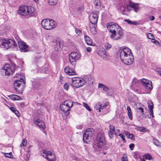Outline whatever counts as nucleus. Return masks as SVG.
<instances>
[{
    "mask_svg": "<svg viewBox=\"0 0 161 161\" xmlns=\"http://www.w3.org/2000/svg\"><path fill=\"white\" fill-rule=\"evenodd\" d=\"M108 30L111 33L110 37L117 40L123 35V31L121 28L117 24L114 22H110L107 24Z\"/></svg>",
    "mask_w": 161,
    "mask_h": 161,
    "instance_id": "1",
    "label": "nucleus"
},
{
    "mask_svg": "<svg viewBox=\"0 0 161 161\" xmlns=\"http://www.w3.org/2000/svg\"><path fill=\"white\" fill-rule=\"evenodd\" d=\"M17 44L14 40L3 39L0 40V47L6 49L16 46Z\"/></svg>",
    "mask_w": 161,
    "mask_h": 161,
    "instance_id": "2",
    "label": "nucleus"
},
{
    "mask_svg": "<svg viewBox=\"0 0 161 161\" xmlns=\"http://www.w3.org/2000/svg\"><path fill=\"white\" fill-rule=\"evenodd\" d=\"M104 133L103 132L99 133L97 136V148L99 150L105 148V140Z\"/></svg>",
    "mask_w": 161,
    "mask_h": 161,
    "instance_id": "3",
    "label": "nucleus"
},
{
    "mask_svg": "<svg viewBox=\"0 0 161 161\" xmlns=\"http://www.w3.org/2000/svg\"><path fill=\"white\" fill-rule=\"evenodd\" d=\"M41 25L44 29L47 30L52 29L56 26L54 21L49 19H43L41 21Z\"/></svg>",
    "mask_w": 161,
    "mask_h": 161,
    "instance_id": "4",
    "label": "nucleus"
},
{
    "mask_svg": "<svg viewBox=\"0 0 161 161\" xmlns=\"http://www.w3.org/2000/svg\"><path fill=\"white\" fill-rule=\"evenodd\" d=\"M73 106V101L71 100L68 99L63 102L60 104V108L62 111L66 113L70 110Z\"/></svg>",
    "mask_w": 161,
    "mask_h": 161,
    "instance_id": "5",
    "label": "nucleus"
},
{
    "mask_svg": "<svg viewBox=\"0 0 161 161\" xmlns=\"http://www.w3.org/2000/svg\"><path fill=\"white\" fill-rule=\"evenodd\" d=\"M93 134L92 130L89 128L86 130L83 135V140L86 143H88L90 142L91 138Z\"/></svg>",
    "mask_w": 161,
    "mask_h": 161,
    "instance_id": "6",
    "label": "nucleus"
},
{
    "mask_svg": "<svg viewBox=\"0 0 161 161\" xmlns=\"http://www.w3.org/2000/svg\"><path fill=\"white\" fill-rule=\"evenodd\" d=\"M42 153L44 154L43 156L44 157L48 160L49 161H55L56 156L55 154L52 153L51 152L46 150H43Z\"/></svg>",
    "mask_w": 161,
    "mask_h": 161,
    "instance_id": "7",
    "label": "nucleus"
},
{
    "mask_svg": "<svg viewBox=\"0 0 161 161\" xmlns=\"http://www.w3.org/2000/svg\"><path fill=\"white\" fill-rule=\"evenodd\" d=\"M72 86L77 88L84 85L83 80L80 78H74L72 79Z\"/></svg>",
    "mask_w": 161,
    "mask_h": 161,
    "instance_id": "8",
    "label": "nucleus"
},
{
    "mask_svg": "<svg viewBox=\"0 0 161 161\" xmlns=\"http://www.w3.org/2000/svg\"><path fill=\"white\" fill-rule=\"evenodd\" d=\"M126 8L129 11L133 10L136 12H137L139 9V4L129 1V4L126 6Z\"/></svg>",
    "mask_w": 161,
    "mask_h": 161,
    "instance_id": "9",
    "label": "nucleus"
},
{
    "mask_svg": "<svg viewBox=\"0 0 161 161\" xmlns=\"http://www.w3.org/2000/svg\"><path fill=\"white\" fill-rule=\"evenodd\" d=\"M8 64H5L1 70L2 74L4 75H12L13 73V71L12 70L11 68Z\"/></svg>",
    "mask_w": 161,
    "mask_h": 161,
    "instance_id": "10",
    "label": "nucleus"
},
{
    "mask_svg": "<svg viewBox=\"0 0 161 161\" xmlns=\"http://www.w3.org/2000/svg\"><path fill=\"white\" fill-rule=\"evenodd\" d=\"M122 61L125 64L130 65L132 64L133 61V58L132 54L127 55L124 58H120Z\"/></svg>",
    "mask_w": 161,
    "mask_h": 161,
    "instance_id": "11",
    "label": "nucleus"
},
{
    "mask_svg": "<svg viewBox=\"0 0 161 161\" xmlns=\"http://www.w3.org/2000/svg\"><path fill=\"white\" fill-rule=\"evenodd\" d=\"M80 57V55L75 52L71 53L69 55V58L70 63H72L76 62Z\"/></svg>",
    "mask_w": 161,
    "mask_h": 161,
    "instance_id": "12",
    "label": "nucleus"
},
{
    "mask_svg": "<svg viewBox=\"0 0 161 161\" xmlns=\"http://www.w3.org/2000/svg\"><path fill=\"white\" fill-rule=\"evenodd\" d=\"M19 47L21 52H26L28 51V46L24 42L19 41L18 42Z\"/></svg>",
    "mask_w": 161,
    "mask_h": 161,
    "instance_id": "13",
    "label": "nucleus"
},
{
    "mask_svg": "<svg viewBox=\"0 0 161 161\" xmlns=\"http://www.w3.org/2000/svg\"><path fill=\"white\" fill-rule=\"evenodd\" d=\"M141 82L147 89L151 90L153 88L151 81L144 79H143L142 80Z\"/></svg>",
    "mask_w": 161,
    "mask_h": 161,
    "instance_id": "14",
    "label": "nucleus"
},
{
    "mask_svg": "<svg viewBox=\"0 0 161 161\" xmlns=\"http://www.w3.org/2000/svg\"><path fill=\"white\" fill-rule=\"evenodd\" d=\"M98 15L95 13H91L89 16V19L91 23L92 24H96L98 20Z\"/></svg>",
    "mask_w": 161,
    "mask_h": 161,
    "instance_id": "15",
    "label": "nucleus"
},
{
    "mask_svg": "<svg viewBox=\"0 0 161 161\" xmlns=\"http://www.w3.org/2000/svg\"><path fill=\"white\" fill-rule=\"evenodd\" d=\"M132 54L131 50L128 47H124L120 53V58H123L124 57Z\"/></svg>",
    "mask_w": 161,
    "mask_h": 161,
    "instance_id": "16",
    "label": "nucleus"
},
{
    "mask_svg": "<svg viewBox=\"0 0 161 161\" xmlns=\"http://www.w3.org/2000/svg\"><path fill=\"white\" fill-rule=\"evenodd\" d=\"M82 79L84 84L86 83H87L88 84L91 85L93 82V77L91 75H85Z\"/></svg>",
    "mask_w": 161,
    "mask_h": 161,
    "instance_id": "17",
    "label": "nucleus"
},
{
    "mask_svg": "<svg viewBox=\"0 0 161 161\" xmlns=\"http://www.w3.org/2000/svg\"><path fill=\"white\" fill-rule=\"evenodd\" d=\"M33 121L34 123L35 124H37V125L40 128L42 129H44L45 128L44 123L40 119L37 118H35Z\"/></svg>",
    "mask_w": 161,
    "mask_h": 161,
    "instance_id": "18",
    "label": "nucleus"
},
{
    "mask_svg": "<svg viewBox=\"0 0 161 161\" xmlns=\"http://www.w3.org/2000/svg\"><path fill=\"white\" fill-rule=\"evenodd\" d=\"M108 105V103H106L104 105L102 106V103L100 102L97 103L94 106V108L98 111V112H100L101 109H103L104 108Z\"/></svg>",
    "mask_w": 161,
    "mask_h": 161,
    "instance_id": "19",
    "label": "nucleus"
},
{
    "mask_svg": "<svg viewBox=\"0 0 161 161\" xmlns=\"http://www.w3.org/2000/svg\"><path fill=\"white\" fill-rule=\"evenodd\" d=\"M64 72L69 75H73L76 74V73L72 68H70L69 66H66L64 69Z\"/></svg>",
    "mask_w": 161,
    "mask_h": 161,
    "instance_id": "20",
    "label": "nucleus"
},
{
    "mask_svg": "<svg viewBox=\"0 0 161 161\" xmlns=\"http://www.w3.org/2000/svg\"><path fill=\"white\" fill-rule=\"evenodd\" d=\"M108 134L110 138H113L114 134L116 135L115 128L114 126L111 125H109V130L108 132Z\"/></svg>",
    "mask_w": 161,
    "mask_h": 161,
    "instance_id": "21",
    "label": "nucleus"
},
{
    "mask_svg": "<svg viewBox=\"0 0 161 161\" xmlns=\"http://www.w3.org/2000/svg\"><path fill=\"white\" fill-rule=\"evenodd\" d=\"M63 47V44L61 43L60 41H56L54 46V49L56 51L61 50Z\"/></svg>",
    "mask_w": 161,
    "mask_h": 161,
    "instance_id": "22",
    "label": "nucleus"
},
{
    "mask_svg": "<svg viewBox=\"0 0 161 161\" xmlns=\"http://www.w3.org/2000/svg\"><path fill=\"white\" fill-rule=\"evenodd\" d=\"M25 6H20L19 8V9L18 11V13L20 15H27V14L25 12L26 8Z\"/></svg>",
    "mask_w": 161,
    "mask_h": 161,
    "instance_id": "23",
    "label": "nucleus"
},
{
    "mask_svg": "<svg viewBox=\"0 0 161 161\" xmlns=\"http://www.w3.org/2000/svg\"><path fill=\"white\" fill-rule=\"evenodd\" d=\"M98 54L103 58H105L107 56L106 51L103 48L100 49L98 52Z\"/></svg>",
    "mask_w": 161,
    "mask_h": 161,
    "instance_id": "24",
    "label": "nucleus"
},
{
    "mask_svg": "<svg viewBox=\"0 0 161 161\" xmlns=\"http://www.w3.org/2000/svg\"><path fill=\"white\" fill-rule=\"evenodd\" d=\"M19 80H16L14 82V85L15 86L19 87L21 83L23 82L25 84V81L23 80V78H20Z\"/></svg>",
    "mask_w": 161,
    "mask_h": 161,
    "instance_id": "25",
    "label": "nucleus"
},
{
    "mask_svg": "<svg viewBox=\"0 0 161 161\" xmlns=\"http://www.w3.org/2000/svg\"><path fill=\"white\" fill-rule=\"evenodd\" d=\"M8 97L13 100H20L22 99L19 96L16 95H10L8 96Z\"/></svg>",
    "mask_w": 161,
    "mask_h": 161,
    "instance_id": "26",
    "label": "nucleus"
},
{
    "mask_svg": "<svg viewBox=\"0 0 161 161\" xmlns=\"http://www.w3.org/2000/svg\"><path fill=\"white\" fill-rule=\"evenodd\" d=\"M40 84L37 81H34L32 84V87L38 90L40 89L41 88Z\"/></svg>",
    "mask_w": 161,
    "mask_h": 161,
    "instance_id": "27",
    "label": "nucleus"
},
{
    "mask_svg": "<svg viewBox=\"0 0 161 161\" xmlns=\"http://www.w3.org/2000/svg\"><path fill=\"white\" fill-rule=\"evenodd\" d=\"M26 9L27 10V15L31 14L34 12V8L31 7H28L27 6H25Z\"/></svg>",
    "mask_w": 161,
    "mask_h": 161,
    "instance_id": "28",
    "label": "nucleus"
},
{
    "mask_svg": "<svg viewBox=\"0 0 161 161\" xmlns=\"http://www.w3.org/2000/svg\"><path fill=\"white\" fill-rule=\"evenodd\" d=\"M93 3L96 8L98 9L100 8L101 5L100 0H94Z\"/></svg>",
    "mask_w": 161,
    "mask_h": 161,
    "instance_id": "29",
    "label": "nucleus"
},
{
    "mask_svg": "<svg viewBox=\"0 0 161 161\" xmlns=\"http://www.w3.org/2000/svg\"><path fill=\"white\" fill-rule=\"evenodd\" d=\"M98 87L103 88V90L105 92H108L109 91V88L107 86L102 83H100L98 84Z\"/></svg>",
    "mask_w": 161,
    "mask_h": 161,
    "instance_id": "30",
    "label": "nucleus"
},
{
    "mask_svg": "<svg viewBox=\"0 0 161 161\" xmlns=\"http://www.w3.org/2000/svg\"><path fill=\"white\" fill-rule=\"evenodd\" d=\"M85 39L86 43L89 45H91L92 44V40L91 38L88 36H86L85 37Z\"/></svg>",
    "mask_w": 161,
    "mask_h": 161,
    "instance_id": "31",
    "label": "nucleus"
},
{
    "mask_svg": "<svg viewBox=\"0 0 161 161\" xmlns=\"http://www.w3.org/2000/svg\"><path fill=\"white\" fill-rule=\"evenodd\" d=\"M124 21L127 22L130 25H137L138 24V23L136 21H131L128 19H125Z\"/></svg>",
    "mask_w": 161,
    "mask_h": 161,
    "instance_id": "32",
    "label": "nucleus"
},
{
    "mask_svg": "<svg viewBox=\"0 0 161 161\" xmlns=\"http://www.w3.org/2000/svg\"><path fill=\"white\" fill-rule=\"evenodd\" d=\"M125 134H126V135L128 138H130L132 140H135V137L133 135L131 134L128 132H127V133L125 132Z\"/></svg>",
    "mask_w": 161,
    "mask_h": 161,
    "instance_id": "33",
    "label": "nucleus"
},
{
    "mask_svg": "<svg viewBox=\"0 0 161 161\" xmlns=\"http://www.w3.org/2000/svg\"><path fill=\"white\" fill-rule=\"evenodd\" d=\"M49 3L51 5H54L57 3V0H48Z\"/></svg>",
    "mask_w": 161,
    "mask_h": 161,
    "instance_id": "34",
    "label": "nucleus"
},
{
    "mask_svg": "<svg viewBox=\"0 0 161 161\" xmlns=\"http://www.w3.org/2000/svg\"><path fill=\"white\" fill-rule=\"evenodd\" d=\"M148 108L150 110H153V103L151 101H149L148 103Z\"/></svg>",
    "mask_w": 161,
    "mask_h": 161,
    "instance_id": "35",
    "label": "nucleus"
},
{
    "mask_svg": "<svg viewBox=\"0 0 161 161\" xmlns=\"http://www.w3.org/2000/svg\"><path fill=\"white\" fill-rule=\"evenodd\" d=\"M111 47V45L108 43H106L105 44L104 47L107 50L110 49Z\"/></svg>",
    "mask_w": 161,
    "mask_h": 161,
    "instance_id": "36",
    "label": "nucleus"
},
{
    "mask_svg": "<svg viewBox=\"0 0 161 161\" xmlns=\"http://www.w3.org/2000/svg\"><path fill=\"white\" fill-rule=\"evenodd\" d=\"M75 31L76 33L78 35L80 36L82 35V31L77 28L75 29Z\"/></svg>",
    "mask_w": 161,
    "mask_h": 161,
    "instance_id": "37",
    "label": "nucleus"
},
{
    "mask_svg": "<svg viewBox=\"0 0 161 161\" xmlns=\"http://www.w3.org/2000/svg\"><path fill=\"white\" fill-rule=\"evenodd\" d=\"M138 83H139V81L137 80L136 79H134L133 80L132 82V85H134L135 86V85L137 86V85H138Z\"/></svg>",
    "mask_w": 161,
    "mask_h": 161,
    "instance_id": "38",
    "label": "nucleus"
},
{
    "mask_svg": "<svg viewBox=\"0 0 161 161\" xmlns=\"http://www.w3.org/2000/svg\"><path fill=\"white\" fill-rule=\"evenodd\" d=\"M83 106L86 108L89 111H91L92 110L90 108L89 105L86 103H83Z\"/></svg>",
    "mask_w": 161,
    "mask_h": 161,
    "instance_id": "39",
    "label": "nucleus"
},
{
    "mask_svg": "<svg viewBox=\"0 0 161 161\" xmlns=\"http://www.w3.org/2000/svg\"><path fill=\"white\" fill-rule=\"evenodd\" d=\"M144 156L146 159H147L149 160H151L152 159V156L149 154H144Z\"/></svg>",
    "mask_w": 161,
    "mask_h": 161,
    "instance_id": "40",
    "label": "nucleus"
},
{
    "mask_svg": "<svg viewBox=\"0 0 161 161\" xmlns=\"http://www.w3.org/2000/svg\"><path fill=\"white\" fill-rule=\"evenodd\" d=\"M147 37L150 39H153L154 38L153 35L151 33H149L147 35Z\"/></svg>",
    "mask_w": 161,
    "mask_h": 161,
    "instance_id": "41",
    "label": "nucleus"
},
{
    "mask_svg": "<svg viewBox=\"0 0 161 161\" xmlns=\"http://www.w3.org/2000/svg\"><path fill=\"white\" fill-rule=\"evenodd\" d=\"M26 143L27 141L25 139H24L22 141V142L20 145V146H22L23 147H25L26 145Z\"/></svg>",
    "mask_w": 161,
    "mask_h": 161,
    "instance_id": "42",
    "label": "nucleus"
},
{
    "mask_svg": "<svg viewBox=\"0 0 161 161\" xmlns=\"http://www.w3.org/2000/svg\"><path fill=\"white\" fill-rule=\"evenodd\" d=\"M121 161H128L127 157L125 155H124L122 157Z\"/></svg>",
    "mask_w": 161,
    "mask_h": 161,
    "instance_id": "43",
    "label": "nucleus"
},
{
    "mask_svg": "<svg viewBox=\"0 0 161 161\" xmlns=\"http://www.w3.org/2000/svg\"><path fill=\"white\" fill-rule=\"evenodd\" d=\"M4 155L5 157L8 158H11V156H12V153H4Z\"/></svg>",
    "mask_w": 161,
    "mask_h": 161,
    "instance_id": "44",
    "label": "nucleus"
},
{
    "mask_svg": "<svg viewBox=\"0 0 161 161\" xmlns=\"http://www.w3.org/2000/svg\"><path fill=\"white\" fill-rule=\"evenodd\" d=\"M128 115L130 119L132 120V115L131 112H128Z\"/></svg>",
    "mask_w": 161,
    "mask_h": 161,
    "instance_id": "45",
    "label": "nucleus"
},
{
    "mask_svg": "<svg viewBox=\"0 0 161 161\" xmlns=\"http://www.w3.org/2000/svg\"><path fill=\"white\" fill-rule=\"evenodd\" d=\"M69 87V85L67 83H65L64 86V88L66 90H68Z\"/></svg>",
    "mask_w": 161,
    "mask_h": 161,
    "instance_id": "46",
    "label": "nucleus"
},
{
    "mask_svg": "<svg viewBox=\"0 0 161 161\" xmlns=\"http://www.w3.org/2000/svg\"><path fill=\"white\" fill-rule=\"evenodd\" d=\"M147 129L144 127H142L140 128V130L143 132H146L147 130Z\"/></svg>",
    "mask_w": 161,
    "mask_h": 161,
    "instance_id": "47",
    "label": "nucleus"
},
{
    "mask_svg": "<svg viewBox=\"0 0 161 161\" xmlns=\"http://www.w3.org/2000/svg\"><path fill=\"white\" fill-rule=\"evenodd\" d=\"M119 136L122 138L123 141H125V136L123 134H119Z\"/></svg>",
    "mask_w": 161,
    "mask_h": 161,
    "instance_id": "48",
    "label": "nucleus"
},
{
    "mask_svg": "<svg viewBox=\"0 0 161 161\" xmlns=\"http://www.w3.org/2000/svg\"><path fill=\"white\" fill-rule=\"evenodd\" d=\"M14 113L18 117H19L20 116V114L17 109L16 110V111L14 112Z\"/></svg>",
    "mask_w": 161,
    "mask_h": 161,
    "instance_id": "49",
    "label": "nucleus"
},
{
    "mask_svg": "<svg viewBox=\"0 0 161 161\" xmlns=\"http://www.w3.org/2000/svg\"><path fill=\"white\" fill-rule=\"evenodd\" d=\"M146 159L144 155L142 156V157H140V160L141 161H145Z\"/></svg>",
    "mask_w": 161,
    "mask_h": 161,
    "instance_id": "50",
    "label": "nucleus"
},
{
    "mask_svg": "<svg viewBox=\"0 0 161 161\" xmlns=\"http://www.w3.org/2000/svg\"><path fill=\"white\" fill-rule=\"evenodd\" d=\"M138 109H139V112H140L141 113H143V114H144L143 113L144 112V110H143V108H138Z\"/></svg>",
    "mask_w": 161,
    "mask_h": 161,
    "instance_id": "51",
    "label": "nucleus"
},
{
    "mask_svg": "<svg viewBox=\"0 0 161 161\" xmlns=\"http://www.w3.org/2000/svg\"><path fill=\"white\" fill-rule=\"evenodd\" d=\"M135 145L133 143L130 144L129 145V147L130 148L131 150H133L132 148L134 147Z\"/></svg>",
    "mask_w": 161,
    "mask_h": 161,
    "instance_id": "52",
    "label": "nucleus"
},
{
    "mask_svg": "<svg viewBox=\"0 0 161 161\" xmlns=\"http://www.w3.org/2000/svg\"><path fill=\"white\" fill-rule=\"evenodd\" d=\"M10 109L11 110V111L13 112H14L16 111V109L14 108L13 107H11L10 108Z\"/></svg>",
    "mask_w": 161,
    "mask_h": 161,
    "instance_id": "53",
    "label": "nucleus"
},
{
    "mask_svg": "<svg viewBox=\"0 0 161 161\" xmlns=\"http://www.w3.org/2000/svg\"><path fill=\"white\" fill-rule=\"evenodd\" d=\"M150 114L152 115V118H154V116L153 115V110H150Z\"/></svg>",
    "mask_w": 161,
    "mask_h": 161,
    "instance_id": "54",
    "label": "nucleus"
},
{
    "mask_svg": "<svg viewBox=\"0 0 161 161\" xmlns=\"http://www.w3.org/2000/svg\"><path fill=\"white\" fill-rule=\"evenodd\" d=\"M149 19L151 20H153L155 19V17L153 16H150L149 17Z\"/></svg>",
    "mask_w": 161,
    "mask_h": 161,
    "instance_id": "55",
    "label": "nucleus"
},
{
    "mask_svg": "<svg viewBox=\"0 0 161 161\" xmlns=\"http://www.w3.org/2000/svg\"><path fill=\"white\" fill-rule=\"evenodd\" d=\"M86 50L88 52H90L92 51V48L90 47H87L86 48Z\"/></svg>",
    "mask_w": 161,
    "mask_h": 161,
    "instance_id": "56",
    "label": "nucleus"
},
{
    "mask_svg": "<svg viewBox=\"0 0 161 161\" xmlns=\"http://www.w3.org/2000/svg\"><path fill=\"white\" fill-rule=\"evenodd\" d=\"M127 109L128 111V112H131V109L130 107L127 106Z\"/></svg>",
    "mask_w": 161,
    "mask_h": 161,
    "instance_id": "57",
    "label": "nucleus"
},
{
    "mask_svg": "<svg viewBox=\"0 0 161 161\" xmlns=\"http://www.w3.org/2000/svg\"><path fill=\"white\" fill-rule=\"evenodd\" d=\"M155 44L157 45H160V43L158 41H155Z\"/></svg>",
    "mask_w": 161,
    "mask_h": 161,
    "instance_id": "58",
    "label": "nucleus"
},
{
    "mask_svg": "<svg viewBox=\"0 0 161 161\" xmlns=\"http://www.w3.org/2000/svg\"><path fill=\"white\" fill-rule=\"evenodd\" d=\"M156 141L157 142V143H156L155 142H154V143L155 145H156V146H158V143H159V141L158 140H156Z\"/></svg>",
    "mask_w": 161,
    "mask_h": 161,
    "instance_id": "59",
    "label": "nucleus"
},
{
    "mask_svg": "<svg viewBox=\"0 0 161 161\" xmlns=\"http://www.w3.org/2000/svg\"><path fill=\"white\" fill-rule=\"evenodd\" d=\"M20 105H21V107L23 108V107H24V105H25L24 103H21V104Z\"/></svg>",
    "mask_w": 161,
    "mask_h": 161,
    "instance_id": "60",
    "label": "nucleus"
},
{
    "mask_svg": "<svg viewBox=\"0 0 161 161\" xmlns=\"http://www.w3.org/2000/svg\"><path fill=\"white\" fill-rule=\"evenodd\" d=\"M120 9L122 10L123 11H125V8H124L123 7H121V8H120Z\"/></svg>",
    "mask_w": 161,
    "mask_h": 161,
    "instance_id": "61",
    "label": "nucleus"
},
{
    "mask_svg": "<svg viewBox=\"0 0 161 161\" xmlns=\"http://www.w3.org/2000/svg\"><path fill=\"white\" fill-rule=\"evenodd\" d=\"M152 40H153V41H152V42L155 43V41H156L157 40H155V39H152Z\"/></svg>",
    "mask_w": 161,
    "mask_h": 161,
    "instance_id": "62",
    "label": "nucleus"
},
{
    "mask_svg": "<svg viewBox=\"0 0 161 161\" xmlns=\"http://www.w3.org/2000/svg\"><path fill=\"white\" fill-rule=\"evenodd\" d=\"M33 0L35 2H37L38 1V0Z\"/></svg>",
    "mask_w": 161,
    "mask_h": 161,
    "instance_id": "63",
    "label": "nucleus"
},
{
    "mask_svg": "<svg viewBox=\"0 0 161 161\" xmlns=\"http://www.w3.org/2000/svg\"><path fill=\"white\" fill-rule=\"evenodd\" d=\"M14 89H15L16 90H17V88L16 87H15L14 88Z\"/></svg>",
    "mask_w": 161,
    "mask_h": 161,
    "instance_id": "64",
    "label": "nucleus"
}]
</instances>
